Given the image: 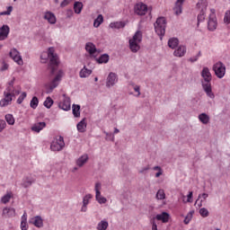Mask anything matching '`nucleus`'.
<instances>
[{
    "label": "nucleus",
    "instance_id": "f257e3e1",
    "mask_svg": "<svg viewBox=\"0 0 230 230\" xmlns=\"http://www.w3.org/2000/svg\"><path fill=\"white\" fill-rule=\"evenodd\" d=\"M201 76L203 78V80L201 81L203 91H205L208 98H211V100H214L215 93H213V88L211 87V80H213V76L211 75V72L209 71V68L206 66L203 67L201 71Z\"/></svg>",
    "mask_w": 230,
    "mask_h": 230
},
{
    "label": "nucleus",
    "instance_id": "f03ea898",
    "mask_svg": "<svg viewBox=\"0 0 230 230\" xmlns=\"http://www.w3.org/2000/svg\"><path fill=\"white\" fill-rule=\"evenodd\" d=\"M47 54L49 59V69L50 71V75H55L58 69V56L55 53V48H49Z\"/></svg>",
    "mask_w": 230,
    "mask_h": 230
},
{
    "label": "nucleus",
    "instance_id": "7ed1b4c3",
    "mask_svg": "<svg viewBox=\"0 0 230 230\" xmlns=\"http://www.w3.org/2000/svg\"><path fill=\"white\" fill-rule=\"evenodd\" d=\"M141 40H143V33L141 31H137L133 38L129 40V49L132 53H137L138 50L141 49V47L139 46Z\"/></svg>",
    "mask_w": 230,
    "mask_h": 230
},
{
    "label": "nucleus",
    "instance_id": "20e7f679",
    "mask_svg": "<svg viewBox=\"0 0 230 230\" xmlns=\"http://www.w3.org/2000/svg\"><path fill=\"white\" fill-rule=\"evenodd\" d=\"M155 31L163 40V36L166 33V18L159 17L154 24Z\"/></svg>",
    "mask_w": 230,
    "mask_h": 230
},
{
    "label": "nucleus",
    "instance_id": "39448f33",
    "mask_svg": "<svg viewBox=\"0 0 230 230\" xmlns=\"http://www.w3.org/2000/svg\"><path fill=\"white\" fill-rule=\"evenodd\" d=\"M197 8L199 10V13L198 14L197 17V26H199L200 22H204V21H206V12H208V1L201 0L197 4Z\"/></svg>",
    "mask_w": 230,
    "mask_h": 230
},
{
    "label": "nucleus",
    "instance_id": "423d86ee",
    "mask_svg": "<svg viewBox=\"0 0 230 230\" xmlns=\"http://www.w3.org/2000/svg\"><path fill=\"white\" fill-rule=\"evenodd\" d=\"M64 76V71L58 70L56 76L52 79V81L47 86V94L53 93L54 89L58 87L60 82H62V77Z\"/></svg>",
    "mask_w": 230,
    "mask_h": 230
},
{
    "label": "nucleus",
    "instance_id": "0eeeda50",
    "mask_svg": "<svg viewBox=\"0 0 230 230\" xmlns=\"http://www.w3.org/2000/svg\"><path fill=\"white\" fill-rule=\"evenodd\" d=\"M215 9H210V14L208 16V30L209 31H215L218 26V22L217 21V14Z\"/></svg>",
    "mask_w": 230,
    "mask_h": 230
},
{
    "label": "nucleus",
    "instance_id": "6e6552de",
    "mask_svg": "<svg viewBox=\"0 0 230 230\" xmlns=\"http://www.w3.org/2000/svg\"><path fill=\"white\" fill-rule=\"evenodd\" d=\"M213 71L217 78H222L226 76V65L219 61L213 66Z\"/></svg>",
    "mask_w": 230,
    "mask_h": 230
},
{
    "label": "nucleus",
    "instance_id": "1a4fd4ad",
    "mask_svg": "<svg viewBox=\"0 0 230 230\" xmlns=\"http://www.w3.org/2000/svg\"><path fill=\"white\" fill-rule=\"evenodd\" d=\"M118 75L114 72H111L106 78V87L107 89H111V87H114L118 83Z\"/></svg>",
    "mask_w": 230,
    "mask_h": 230
},
{
    "label": "nucleus",
    "instance_id": "9d476101",
    "mask_svg": "<svg viewBox=\"0 0 230 230\" xmlns=\"http://www.w3.org/2000/svg\"><path fill=\"white\" fill-rule=\"evenodd\" d=\"M29 224H31L35 227H38V229H40L44 227V219H42V217L40 216H36L29 219Z\"/></svg>",
    "mask_w": 230,
    "mask_h": 230
},
{
    "label": "nucleus",
    "instance_id": "9b49d317",
    "mask_svg": "<svg viewBox=\"0 0 230 230\" xmlns=\"http://www.w3.org/2000/svg\"><path fill=\"white\" fill-rule=\"evenodd\" d=\"M9 55L11 58H13V60L18 64V66H22V64H24L22 61V57H21V53H19L16 49H11Z\"/></svg>",
    "mask_w": 230,
    "mask_h": 230
},
{
    "label": "nucleus",
    "instance_id": "f8f14e48",
    "mask_svg": "<svg viewBox=\"0 0 230 230\" xmlns=\"http://www.w3.org/2000/svg\"><path fill=\"white\" fill-rule=\"evenodd\" d=\"M134 11L137 15H146V12H148V6L143 3L137 4L134 7Z\"/></svg>",
    "mask_w": 230,
    "mask_h": 230
},
{
    "label": "nucleus",
    "instance_id": "ddd939ff",
    "mask_svg": "<svg viewBox=\"0 0 230 230\" xmlns=\"http://www.w3.org/2000/svg\"><path fill=\"white\" fill-rule=\"evenodd\" d=\"M4 98L0 101V106L2 107H7V105H10L12 103L13 98H15V95L4 92Z\"/></svg>",
    "mask_w": 230,
    "mask_h": 230
},
{
    "label": "nucleus",
    "instance_id": "4468645a",
    "mask_svg": "<svg viewBox=\"0 0 230 230\" xmlns=\"http://www.w3.org/2000/svg\"><path fill=\"white\" fill-rule=\"evenodd\" d=\"M64 100L63 102H59L58 107L59 109H62V111H71V98L66 96V94L63 95Z\"/></svg>",
    "mask_w": 230,
    "mask_h": 230
},
{
    "label": "nucleus",
    "instance_id": "2eb2a0df",
    "mask_svg": "<svg viewBox=\"0 0 230 230\" xmlns=\"http://www.w3.org/2000/svg\"><path fill=\"white\" fill-rule=\"evenodd\" d=\"M10 34V27L8 25H3L0 28V40H6Z\"/></svg>",
    "mask_w": 230,
    "mask_h": 230
},
{
    "label": "nucleus",
    "instance_id": "dca6fc26",
    "mask_svg": "<svg viewBox=\"0 0 230 230\" xmlns=\"http://www.w3.org/2000/svg\"><path fill=\"white\" fill-rule=\"evenodd\" d=\"M85 50L89 53V55H91V57H94V53L98 51L96 45H94L93 42H87L85 44Z\"/></svg>",
    "mask_w": 230,
    "mask_h": 230
},
{
    "label": "nucleus",
    "instance_id": "f3484780",
    "mask_svg": "<svg viewBox=\"0 0 230 230\" xmlns=\"http://www.w3.org/2000/svg\"><path fill=\"white\" fill-rule=\"evenodd\" d=\"M43 19H45V21H48V22H49V24H56L57 23V17L51 12L45 13V15H44Z\"/></svg>",
    "mask_w": 230,
    "mask_h": 230
},
{
    "label": "nucleus",
    "instance_id": "a211bd4d",
    "mask_svg": "<svg viewBox=\"0 0 230 230\" xmlns=\"http://www.w3.org/2000/svg\"><path fill=\"white\" fill-rule=\"evenodd\" d=\"M185 0H177L175 6L173 8L175 15H181L182 13V4H184Z\"/></svg>",
    "mask_w": 230,
    "mask_h": 230
},
{
    "label": "nucleus",
    "instance_id": "6ab92c4d",
    "mask_svg": "<svg viewBox=\"0 0 230 230\" xmlns=\"http://www.w3.org/2000/svg\"><path fill=\"white\" fill-rule=\"evenodd\" d=\"M43 128H46V122H37L31 128V130L39 134Z\"/></svg>",
    "mask_w": 230,
    "mask_h": 230
},
{
    "label": "nucleus",
    "instance_id": "aec40b11",
    "mask_svg": "<svg viewBox=\"0 0 230 230\" xmlns=\"http://www.w3.org/2000/svg\"><path fill=\"white\" fill-rule=\"evenodd\" d=\"M156 220H160L164 224H167V222L170 220V214L167 212H163L162 214H158L155 217Z\"/></svg>",
    "mask_w": 230,
    "mask_h": 230
},
{
    "label": "nucleus",
    "instance_id": "412c9836",
    "mask_svg": "<svg viewBox=\"0 0 230 230\" xmlns=\"http://www.w3.org/2000/svg\"><path fill=\"white\" fill-rule=\"evenodd\" d=\"M174 57H184L186 55V46L181 45L178 47L176 50L173 52Z\"/></svg>",
    "mask_w": 230,
    "mask_h": 230
},
{
    "label": "nucleus",
    "instance_id": "4be33fe9",
    "mask_svg": "<svg viewBox=\"0 0 230 230\" xmlns=\"http://www.w3.org/2000/svg\"><path fill=\"white\" fill-rule=\"evenodd\" d=\"M33 182H35V179L27 176L22 179V186L23 188H30Z\"/></svg>",
    "mask_w": 230,
    "mask_h": 230
},
{
    "label": "nucleus",
    "instance_id": "5701e85b",
    "mask_svg": "<svg viewBox=\"0 0 230 230\" xmlns=\"http://www.w3.org/2000/svg\"><path fill=\"white\" fill-rule=\"evenodd\" d=\"M87 161H89V155H87V154H84L77 159L76 164L77 166L82 168V166H84V164H85Z\"/></svg>",
    "mask_w": 230,
    "mask_h": 230
},
{
    "label": "nucleus",
    "instance_id": "b1692460",
    "mask_svg": "<svg viewBox=\"0 0 230 230\" xmlns=\"http://www.w3.org/2000/svg\"><path fill=\"white\" fill-rule=\"evenodd\" d=\"M21 229L28 230V215L26 214V212H24L22 216Z\"/></svg>",
    "mask_w": 230,
    "mask_h": 230
},
{
    "label": "nucleus",
    "instance_id": "393cba45",
    "mask_svg": "<svg viewBox=\"0 0 230 230\" xmlns=\"http://www.w3.org/2000/svg\"><path fill=\"white\" fill-rule=\"evenodd\" d=\"M92 74H93V70L84 66L79 73V76L80 78H87L88 76H91Z\"/></svg>",
    "mask_w": 230,
    "mask_h": 230
},
{
    "label": "nucleus",
    "instance_id": "a878e982",
    "mask_svg": "<svg viewBox=\"0 0 230 230\" xmlns=\"http://www.w3.org/2000/svg\"><path fill=\"white\" fill-rule=\"evenodd\" d=\"M4 217H15V208H5L3 210Z\"/></svg>",
    "mask_w": 230,
    "mask_h": 230
},
{
    "label": "nucleus",
    "instance_id": "bb28decb",
    "mask_svg": "<svg viewBox=\"0 0 230 230\" xmlns=\"http://www.w3.org/2000/svg\"><path fill=\"white\" fill-rule=\"evenodd\" d=\"M77 130L78 132L84 133L85 132L87 128V123L85 122V119H83L78 124H77Z\"/></svg>",
    "mask_w": 230,
    "mask_h": 230
},
{
    "label": "nucleus",
    "instance_id": "cd10ccee",
    "mask_svg": "<svg viewBox=\"0 0 230 230\" xmlns=\"http://www.w3.org/2000/svg\"><path fill=\"white\" fill-rule=\"evenodd\" d=\"M199 119L201 123H203V125H208V123H209V115L206 113H200L199 115Z\"/></svg>",
    "mask_w": 230,
    "mask_h": 230
},
{
    "label": "nucleus",
    "instance_id": "c85d7f7f",
    "mask_svg": "<svg viewBox=\"0 0 230 230\" xmlns=\"http://www.w3.org/2000/svg\"><path fill=\"white\" fill-rule=\"evenodd\" d=\"M168 46L169 48H171L172 49H175V48H177V46H179V39L177 38H172L168 40Z\"/></svg>",
    "mask_w": 230,
    "mask_h": 230
},
{
    "label": "nucleus",
    "instance_id": "c756f323",
    "mask_svg": "<svg viewBox=\"0 0 230 230\" xmlns=\"http://www.w3.org/2000/svg\"><path fill=\"white\" fill-rule=\"evenodd\" d=\"M110 28H111L112 30H119L120 28H125V22H111L110 23Z\"/></svg>",
    "mask_w": 230,
    "mask_h": 230
},
{
    "label": "nucleus",
    "instance_id": "7c9ffc66",
    "mask_svg": "<svg viewBox=\"0 0 230 230\" xmlns=\"http://www.w3.org/2000/svg\"><path fill=\"white\" fill-rule=\"evenodd\" d=\"M95 199L99 204H105V202H107V199L102 196V192L100 190L95 192Z\"/></svg>",
    "mask_w": 230,
    "mask_h": 230
},
{
    "label": "nucleus",
    "instance_id": "2f4dec72",
    "mask_svg": "<svg viewBox=\"0 0 230 230\" xmlns=\"http://www.w3.org/2000/svg\"><path fill=\"white\" fill-rule=\"evenodd\" d=\"M64 147L62 146V145L58 144L56 141H53L50 145V149L52 150V152H60V150H62Z\"/></svg>",
    "mask_w": 230,
    "mask_h": 230
},
{
    "label": "nucleus",
    "instance_id": "473e14b6",
    "mask_svg": "<svg viewBox=\"0 0 230 230\" xmlns=\"http://www.w3.org/2000/svg\"><path fill=\"white\" fill-rule=\"evenodd\" d=\"M84 8V4L82 2H75L74 4L75 13H82V9Z\"/></svg>",
    "mask_w": 230,
    "mask_h": 230
},
{
    "label": "nucleus",
    "instance_id": "72a5a7b5",
    "mask_svg": "<svg viewBox=\"0 0 230 230\" xmlns=\"http://www.w3.org/2000/svg\"><path fill=\"white\" fill-rule=\"evenodd\" d=\"M72 112L75 118H80V105L73 104Z\"/></svg>",
    "mask_w": 230,
    "mask_h": 230
},
{
    "label": "nucleus",
    "instance_id": "f704fd0d",
    "mask_svg": "<svg viewBox=\"0 0 230 230\" xmlns=\"http://www.w3.org/2000/svg\"><path fill=\"white\" fill-rule=\"evenodd\" d=\"M109 54H102L99 58H97L98 64H107L109 62Z\"/></svg>",
    "mask_w": 230,
    "mask_h": 230
},
{
    "label": "nucleus",
    "instance_id": "c9c22d12",
    "mask_svg": "<svg viewBox=\"0 0 230 230\" xmlns=\"http://www.w3.org/2000/svg\"><path fill=\"white\" fill-rule=\"evenodd\" d=\"M103 22V15L99 14L93 22L94 28H100V25Z\"/></svg>",
    "mask_w": 230,
    "mask_h": 230
},
{
    "label": "nucleus",
    "instance_id": "e433bc0d",
    "mask_svg": "<svg viewBox=\"0 0 230 230\" xmlns=\"http://www.w3.org/2000/svg\"><path fill=\"white\" fill-rule=\"evenodd\" d=\"M54 101L53 99H51V97H47L45 102H43L44 107H46V109H51V107L53 106Z\"/></svg>",
    "mask_w": 230,
    "mask_h": 230
},
{
    "label": "nucleus",
    "instance_id": "4c0bfd02",
    "mask_svg": "<svg viewBox=\"0 0 230 230\" xmlns=\"http://www.w3.org/2000/svg\"><path fill=\"white\" fill-rule=\"evenodd\" d=\"M5 121L8 123V125H15V118H13V115L12 114L5 115Z\"/></svg>",
    "mask_w": 230,
    "mask_h": 230
},
{
    "label": "nucleus",
    "instance_id": "58836bf2",
    "mask_svg": "<svg viewBox=\"0 0 230 230\" xmlns=\"http://www.w3.org/2000/svg\"><path fill=\"white\" fill-rule=\"evenodd\" d=\"M107 227H109V222H107V221H101L97 225V229L98 230H107Z\"/></svg>",
    "mask_w": 230,
    "mask_h": 230
},
{
    "label": "nucleus",
    "instance_id": "ea45409f",
    "mask_svg": "<svg viewBox=\"0 0 230 230\" xmlns=\"http://www.w3.org/2000/svg\"><path fill=\"white\" fill-rule=\"evenodd\" d=\"M156 199L157 200H164V199H166V194L164 193V190H159L156 192Z\"/></svg>",
    "mask_w": 230,
    "mask_h": 230
},
{
    "label": "nucleus",
    "instance_id": "a19ab883",
    "mask_svg": "<svg viewBox=\"0 0 230 230\" xmlns=\"http://www.w3.org/2000/svg\"><path fill=\"white\" fill-rule=\"evenodd\" d=\"M30 105L31 109L39 107V98H37V96L32 97Z\"/></svg>",
    "mask_w": 230,
    "mask_h": 230
},
{
    "label": "nucleus",
    "instance_id": "79ce46f5",
    "mask_svg": "<svg viewBox=\"0 0 230 230\" xmlns=\"http://www.w3.org/2000/svg\"><path fill=\"white\" fill-rule=\"evenodd\" d=\"M199 215H201L203 218H206L209 217V211L206 208H202L199 209Z\"/></svg>",
    "mask_w": 230,
    "mask_h": 230
},
{
    "label": "nucleus",
    "instance_id": "37998d69",
    "mask_svg": "<svg viewBox=\"0 0 230 230\" xmlns=\"http://www.w3.org/2000/svg\"><path fill=\"white\" fill-rule=\"evenodd\" d=\"M224 23L225 24H230V10H228L225 13Z\"/></svg>",
    "mask_w": 230,
    "mask_h": 230
},
{
    "label": "nucleus",
    "instance_id": "c03bdc74",
    "mask_svg": "<svg viewBox=\"0 0 230 230\" xmlns=\"http://www.w3.org/2000/svg\"><path fill=\"white\" fill-rule=\"evenodd\" d=\"M91 199H93V195H91V194L85 195V196L84 197V199H83V205L88 206L89 200H91Z\"/></svg>",
    "mask_w": 230,
    "mask_h": 230
},
{
    "label": "nucleus",
    "instance_id": "a18cd8bd",
    "mask_svg": "<svg viewBox=\"0 0 230 230\" xmlns=\"http://www.w3.org/2000/svg\"><path fill=\"white\" fill-rule=\"evenodd\" d=\"M191 218H193V212H189L188 215L184 218V224L188 225L191 222Z\"/></svg>",
    "mask_w": 230,
    "mask_h": 230
},
{
    "label": "nucleus",
    "instance_id": "49530a36",
    "mask_svg": "<svg viewBox=\"0 0 230 230\" xmlns=\"http://www.w3.org/2000/svg\"><path fill=\"white\" fill-rule=\"evenodd\" d=\"M12 199V195L10 194H5L2 199H1V202H3V204H8V202H10V199Z\"/></svg>",
    "mask_w": 230,
    "mask_h": 230
},
{
    "label": "nucleus",
    "instance_id": "de8ad7c7",
    "mask_svg": "<svg viewBox=\"0 0 230 230\" xmlns=\"http://www.w3.org/2000/svg\"><path fill=\"white\" fill-rule=\"evenodd\" d=\"M27 94L26 92H23L19 98L17 99L16 102L18 103V105H21V103H22V102H24V99L26 98Z\"/></svg>",
    "mask_w": 230,
    "mask_h": 230
},
{
    "label": "nucleus",
    "instance_id": "09e8293b",
    "mask_svg": "<svg viewBox=\"0 0 230 230\" xmlns=\"http://www.w3.org/2000/svg\"><path fill=\"white\" fill-rule=\"evenodd\" d=\"M200 57H202V52L199 51V53L196 56H194L189 59V62H192V63L197 62V60H199V58H200Z\"/></svg>",
    "mask_w": 230,
    "mask_h": 230
},
{
    "label": "nucleus",
    "instance_id": "8fccbe9b",
    "mask_svg": "<svg viewBox=\"0 0 230 230\" xmlns=\"http://www.w3.org/2000/svg\"><path fill=\"white\" fill-rule=\"evenodd\" d=\"M56 142L58 145H61V146L64 148V146H66V143L64 142V137H58V139H56Z\"/></svg>",
    "mask_w": 230,
    "mask_h": 230
},
{
    "label": "nucleus",
    "instance_id": "3c124183",
    "mask_svg": "<svg viewBox=\"0 0 230 230\" xmlns=\"http://www.w3.org/2000/svg\"><path fill=\"white\" fill-rule=\"evenodd\" d=\"M4 93H9V94L15 96V88H13V86H7Z\"/></svg>",
    "mask_w": 230,
    "mask_h": 230
},
{
    "label": "nucleus",
    "instance_id": "603ef678",
    "mask_svg": "<svg viewBox=\"0 0 230 230\" xmlns=\"http://www.w3.org/2000/svg\"><path fill=\"white\" fill-rule=\"evenodd\" d=\"M130 85L134 87V91L135 93H137V96H141V88L139 87V85H136L134 83H130Z\"/></svg>",
    "mask_w": 230,
    "mask_h": 230
},
{
    "label": "nucleus",
    "instance_id": "864d4df0",
    "mask_svg": "<svg viewBox=\"0 0 230 230\" xmlns=\"http://www.w3.org/2000/svg\"><path fill=\"white\" fill-rule=\"evenodd\" d=\"M104 134H105L106 139H107L108 141H114V134L109 133V132H107V131H104Z\"/></svg>",
    "mask_w": 230,
    "mask_h": 230
},
{
    "label": "nucleus",
    "instance_id": "5fc2aeb1",
    "mask_svg": "<svg viewBox=\"0 0 230 230\" xmlns=\"http://www.w3.org/2000/svg\"><path fill=\"white\" fill-rule=\"evenodd\" d=\"M13 10V6H8L7 11L0 13V15H10V13H12Z\"/></svg>",
    "mask_w": 230,
    "mask_h": 230
},
{
    "label": "nucleus",
    "instance_id": "6e6d98bb",
    "mask_svg": "<svg viewBox=\"0 0 230 230\" xmlns=\"http://www.w3.org/2000/svg\"><path fill=\"white\" fill-rule=\"evenodd\" d=\"M8 67H10L8 63L3 61L2 62V66L0 67V71H2V72L7 71Z\"/></svg>",
    "mask_w": 230,
    "mask_h": 230
},
{
    "label": "nucleus",
    "instance_id": "4d7b16f0",
    "mask_svg": "<svg viewBox=\"0 0 230 230\" xmlns=\"http://www.w3.org/2000/svg\"><path fill=\"white\" fill-rule=\"evenodd\" d=\"M4 128H6V121L0 119V132H3Z\"/></svg>",
    "mask_w": 230,
    "mask_h": 230
},
{
    "label": "nucleus",
    "instance_id": "13d9d810",
    "mask_svg": "<svg viewBox=\"0 0 230 230\" xmlns=\"http://www.w3.org/2000/svg\"><path fill=\"white\" fill-rule=\"evenodd\" d=\"M73 0H63V2H61L60 4V7L61 8H66V6H67V4H69Z\"/></svg>",
    "mask_w": 230,
    "mask_h": 230
},
{
    "label": "nucleus",
    "instance_id": "bf43d9fd",
    "mask_svg": "<svg viewBox=\"0 0 230 230\" xmlns=\"http://www.w3.org/2000/svg\"><path fill=\"white\" fill-rule=\"evenodd\" d=\"M74 15V13L71 9L66 10V19H71V17Z\"/></svg>",
    "mask_w": 230,
    "mask_h": 230
},
{
    "label": "nucleus",
    "instance_id": "052dcab7",
    "mask_svg": "<svg viewBox=\"0 0 230 230\" xmlns=\"http://www.w3.org/2000/svg\"><path fill=\"white\" fill-rule=\"evenodd\" d=\"M191 199H193V191H190L188 196H187V202H193V200H191Z\"/></svg>",
    "mask_w": 230,
    "mask_h": 230
},
{
    "label": "nucleus",
    "instance_id": "680f3d73",
    "mask_svg": "<svg viewBox=\"0 0 230 230\" xmlns=\"http://www.w3.org/2000/svg\"><path fill=\"white\" fill-rule=\"evenodd\" d=\"M148 170H150V165H147L146 167H143L140 171L139 173H146V172H148Z\"/></svg>",
    "mask_w": 230,
    "mask_h": 230
},
{
    "label": "nucleus",
    "instance_id": "e2e57ef3",
    "mask_svg": "<svg viewBox=\"0 0 230 230\" xmlns=\"http://www.w3.org/2000/svg\"><path fill=\"white\" fill-rule=\"evenodd\" d=\"M100 190H102V183L96 182L95 183V193H98V191H100Z\"/></svg>",
    "mask_w": 230,
    "mask_h": 230
},
{
    "label": "nucleus",
    "instance_id": "0e129e2a",
    "mask_svg": "<svg viewBox=\"0 0 230 230\" xmlns=\"http://www.w3.org/2000/svg\"><path fill=\"white\" fill-rule=\"evenodd\" d=\"M200 197H202L203 200H206V199H208V197H209V195L208 193H203V194H199V199H200Z\"/></svg>",
    "mask_w": 230,
    "mask_h": 230
},
{
    "label": "nucleus",
    "instance_id": "69168bd1",
    "mask_svg": "<svg viewBox=\"0 0 230 230\" xmlns=\"http://www.w3.org/2000/svg\"><path fill=\"white\" fill-rule=\"evenodd\" d=\"M13 84H15V77H13V80L8 83V86L13 87Z\"/></svg>",
    "mask_w": 230,
    "mask_h": 230
},
{
    "label": "nucleus",
    "instance_id": "338daca9",
    "mask_svg": "<svg viewBox=\"0 0 230 230\" xmlns=\"http://www.w3.org/2000/svg\"><path fill=\"white\" fill-rule=\"evenodd\" d=\"M161 175H163V171H158V172L155 173V178L158 179V177H161Z\"/></svg>",
    "mask_w": 230,
    "mask_h": 230
},
{
    "label": "nucleus",
    "instance_id": "774afa93",
    "mask_svg": "<svg viewBox=\"0 0 230 230\" xmlns=\"http://www.w3.org/2000/svg\"><path fill=\"white\" fill-rule=\"evenodd\" d=\"M152 230H157V224H155V221H153Z\"/></svg>",
    "mask_w": 230,
    "mask_h": 230
}]
</instances>
